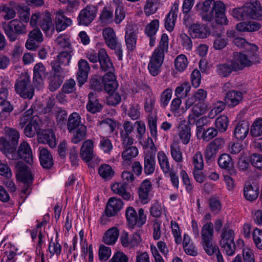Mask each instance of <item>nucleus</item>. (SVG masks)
I'll return each instance as SVG.
<instances>
[{
    "label": "nucleus",
    "instance_id": "nucleus-15",
    "mask_svg": "<svg viewBox=\"0 0 262 262\" xmlns=\"http://www.w3.org/2000/svg\"><path fill=\"white\" fill-rule=\"evenodd\" d=\"M78 71L77 73V80L79 86H81L86 81L90 70L88 62L81 59L78 62Z\"/></svg>",
    "mask_w": 262,
    "mask_h": 262
},
{
    "label": "nucleus",
    "instance_id": "nucleus-48",
    "mask_svg": "<svg viewBox=\"0 0 262 262\" xmlns=\"http://www.w3.org/2000/svg\"><path fill=\"white\" fill-rule=\"evenodd\" d=\"M55 43L61 48L66 49V51H72L71 47L70 40L66 35H60L55 40Z\"/></svg>",
    "mask_w": 262,
    "mask_h": 262
},
{
    "label": "nucleus",
    "instance_id": "nucleus-37",
    "mask_svg": "<svg viewBox=\"0 0 262 262\" xmlns=\"http://www.w3.org/2000/svg\"><path fill=\"white\" fill-rule=\"evenodd\" d=\"M33 80L34 82L40 84L42 82L43 79L46 77V68L41 63H36L33 69Z\"/></svg>",
    "mask_w": 262,
    "mask_h": 262
},
{
    "label": "nucleus",
    "instance_id": "nucleus-50",
    "mask_svg": "<svg viewBox=\"0 0 262 262\" xmlns=\"http://www.w3.org/2000/svg\"><path fill=\"white\" fill-rule=\"evenodd\" d=\"M125 149L122 153V157L125 161H130L138 154V149L135 146L124 147Z\"/></svg>",
    "mask_w": 262,
    "mask_h": 262
},
{
    "label": "nucleus",
    "instance_id": "nucleus-6",
    "mask_svg": "<svg viewBox=\"0 0 262 262\" xmlns=\"http://www.w3.org/2000/svg\"><path fill=\"white\" fill-rule=\"evenodd\" d=\"M15 167L16 177L19 181L24 184L21 193L28 194L30 193L29 190L31 189L34 179L32 172L29 167L21 161L16 163Z\"/></svg>",
    "mask_w": 262,
    "mask_h": 262
},
{
    "label": "nucleus",
    "instance_id": "nucleus-43",
    "mask_svg": "<svg viewBox=\"0 0 262 262\" xmlns=\"http://www.w3.org/2000/svg\"><path fill=\"white\" fill-rule=\"evenodd\" d=\"M126 184L124 183H116L112 186V191L121 196L122 198L126 200H128L130 197V194L126 191Z\"/></svg>",
    "mask_w": 262,
    "mask_h": 262
},
{
    "label": "nucleus",
    "instance_id": "nucleus-28",
    "mask_svg": "<svg viewBox=\"0 0 262 262\" xmlns=\"http://www.w3.org/2000/svg\"><path fill=\"white\" fill-rule=\"evenodd\" d=\"M156 167L155 156L151 152L146 153L144 157V172L146 175L152 174Z\"/></svg>",
    "mask_w": 262,
    "mask_h": 262
},
{
    "label": "nucleus",
    "instance_id": "nucleus-59",
    "mask_svg": "<svg viewBox=\"0 0 262 262\" xmlns=\"http://www.w3.org/2000/svg\"><path fill=\"white\" fill-rule=\"evenodd\" d=\"M217 152L208 144L206 147L204 157L207 163H211L215 161Z\"/></svg>",
    "mask_w": 262,
    "mask_h": 262
},
{
    "label": "nucleus",
    "instance_id": "nucleus-45",
    "mask_svg": "<svg viewBox=\"0 0 262 262\" xmlns=\"http://www.w3.org/2000/svg\"><path fill=\"white\" fill-rule=\"evenodd\" d=\"M170 154L173 159L178 163L183 161L182 152L177 142H173L170 145Z\"/></svg>",
    "mask_w": 262,
    "mask_h": 262
},
{
    "label": "nucleus",
    "instance_id": "nucleus-27",
    "mask_svg": "<svg viewBox=\"0 0 262 262\" xmlns=\"http://www.w3.org/2000/svg\"><path fill=\"white\" fill-rule=\"evenodd\" d=\"M93 143L91 140L83 143L80 150V156L83 160L88 162L93 158Z\"/></svg>",
    "mask_w": 262,
    "mask_h": 262
},
{
    "label": "nucleus",
    "instance_id": "nucleus-14",
    "mask_svg": "<svg viewBox=\"0 0 262 262\" xmlns=\"http://www.w3.org/2000/svg\"><path fill=\"white\" fill-rule=\"evenodd\" d=\"M123 202L120 199L112 197L109 199L104 213L107 217L115 216L123 207Z\"/></svg>",
    "mask_w": 262,
    "mask_h": 262
},
{
    "label": "nucleus",
    "instance_id": "nucleus-32",
    "mask_svg": "<svg viewBox=\"0 0 262 262\" xmlns=\"http://www.w3.org/2000/svg\"><path fill=\"white\" fill-rule=\"evenodd\" d=\"M190 34L194 38H204L208 34L207 28L205 25L193 24L189 29Z\"/></svg>",
    "mask_w": 262,
    "mask_h": 262
},
{
    "label": "nucleus",
    "instance_id": "nucleus-16",
    "mask_svg": "<svg viewBox=\"0 0 262 262\" xmlns=\"http://www.w3.org/2000/svg\"><path fill=\"white\" fill-rule=\"evenodd\" d=\"M138 33V28L133 25L127 26L125 32V42L127 48L128 50L133 51L136 45L137 34Z\"/></svg>",
    "mask_w": 262,
    "mask_h": 262
},
{
    "label": "nucleus",
    "instance_id": "nucleus-62",
    "mask_svg": "<svg viewBox=\"0 0 262 262\" xmlns=\"http://www.w3.org/2000/svg\"><path fill=\"white\" fill-rule=\"evenodd\" d=\"M193 164L194 169L202 170L204 168L203 156L201 151L196 152L193 157Z\"/></svg>",
    "mask_w": 262,
    "mask_h": 262
},
{
    "label": "nucleus",
    "instance_id": "nucleus-13",
    "mask_svg": "<svg viewBox=\"0 0 262 262\" xmlns=\"http://www.w3.org/2000/svg\"><path fill=\"white\" fill-rule=\"evenodd\" d=\"M251 59L248 58V55L238 52H234L232 59L230 60L235 70L237 71L252 66L253 62Z\"/></svg>",
    "mask_w": 262,
    "mask_h": 262
},
{
    "label": "nucleus",
    "instance_id": "nucleus-44",
    "mask_svg": "<svg viewBox=\"0 0 262 262\" xmlns=\"http://www.w3.org/2000/svg\"><path fill=\"white\" fill-rule=\"evenodd\" d=\"M157 157L161 168L164 173H168L171 169L166 155L164 151H160L158 152Z\"/></svg>",
    "mask_w": 262,
    "mask_h": 262
},
{
    "label": "nucleus",
    "instance_id": "nucleus-60",
    "mask_svg": "<svg viewBox=\"0 0 262 262\" xmlns=\"http://www.w3.org/2000/svg\"><path fill=\"white\" fill-rule=\"evenodd\" d=\"M55 112L56 114V119L58 124H65L67 117V113L65 110L60 107H56Z\"/></svg>",
    "mask_w": 262,
    "mask_h": 262
},
{
    "label": "nucleus",
    "instance_id": "nucleus-12",
    "mask_svg": "<svg viewBox=\"0 0 262 262\" xmlns=\"http://www.w3.org/2000/svg\"><path fill=\"white\" fill-rule=\"evenodd\" d=\"M37 141L38 143L48 144L51 148L56 146V137L52 129H41L37 134Z\"/></svg>",
    "mask_w": 262,
    "mask_h": 262
},
{
    "label": "nucleus",
    "instance_id": "nucleus-22",
    "mask_svg": "<svg viewBox=\"0 0 262 262\" xmlns=\"http://www.w3.org/2000/svg\"><path fill=\"white\" fill-rule=\"evenodd\" d=\"M152 186L150 181L144 180L138 188V195L142 203H147L148 201L149 193L152 190Z\"/></svg>",
    "mask_w": 262,
    "mask_h": 262
},
{
    "label": "nucleus",
    "instance_id": "nucleus-17",
    "mask_svg": "<svg viewBox=\"0 0 262 262\" xmlns=\"http://www.w3.org/2000/svg\"><path fill=\"white\" fill-rule=\"evenodd\" d=\"M219 167L225 170L231 176L236 175V171L234 167L231 156L228 154H223L217 160Z\"/></svg>",
    "mask_w": 262,
    "mask_h": 262
},
{
    "label": "nucleus",
    "instance_id": "nucleus-40",
    "mask_svg": "<svg viewBox=\"0 0 262 262\" xmlns=\"http://www.w3.org/2000/svg\"><path fill=\"white\" fill-rule=\"evenodd\" d=\"M202 242L212 241L213 236V225L211 222L204 225L201 231Z\"/></svg>",
    "mask_w": 262,
    "mask_h": 262
},
{
    "label": "nucleus",
    "instance_id": "nucleus-26",
    "mask_svg": "<svg viewBox=\"0 0 262 262\" xmlns=\"http://www.w3.org/2000/svg\"><path fill=\"white\" fill-rule=\"evenodd\" d=\"M190 123L182 124L178 130V136L179 140L184 145L188 144L191 137V128Z\"/></svg>",
    "mask_w": 262,
    "mask_h": 262
},
{
    "label": "nucleus",
    "instance_id": "nucleus-5",
    "mask_svg": "<svg viewBox=\"0 0 262 262\" xmlns=\"http://www.w3.org/2000/svg\"><path fill=\"white\" fill-rule=\"evenodd\" d=\"M15 91L20 97L31 100L34 95L35 89L32 84L30 76L22 74L16 79L14 85Z\"/></svg>",
    "mask_w": 262,
    "mask_h": 262
},
{
    "label": "nucleus",
    "instance_id": "nucleus-25",
    "mask_svg": "<svg viewBox=\"0 0 262 262\" xmlns=\"http://www.w3.org/2000/svg\"><path fill=\"white\" fill-rule=\"evenodd\" d=\"M71 24L72 20L67 17L63 12H57L55 17V29L58 32L65 30Z\"/></svg>",
    "mask_w": 262,
    "mask_h": 262
},
{
    "label": "nucleus",
    "instance_id": "nucleus-24",
    "mask_svg": "<svg viewBox=\"0 0 262 262\" xmlns=\"http://www.w3.org/2000/svg\"><path fill=\"white\" fill-rule=\"evenodd\" d=\"M202 245L207 254L209 256L215 255L217 262H224L219 247L215 245H213L212 241L202 242Z\"/></svg>",
    "mask_w": 262,
    "mask_h": 262
},
{
    "label": "nucleus",
    "instance_id": "nucleus-9",
    "mask_svg": "<svg viewBox=\"0 0 262 262\" xmlns=\"http://www.w3.org/2000/svg\"><path fill=\"white\" fill-rule=\"evenodd\" d=\"M126 220L130 226L142 227L146 222V215L143 208L138 210V213L133 207H128L125 211Z\"/></svg>",
    "mask_w": 262,
    "mask_h": 262
},
{
    "label": "nucleus",
    "instance_id": "nucleus-54",
    "mask_svg": "<svg viewBox=\"0 0 262 262\" xmlns=\"http://www.w3.org/2000/svg\"><path fill=\"white\" fill-rule=\"evenodd\" d=\"M187 59L184 55L181 54L179 55L175 59V68L180 72L183 71L187 67Z\"/></svg>",
    "mask_w": 262,
    "mask_h": 262
},
{
    "label": "nucleus",
    "instance_id": "nucleus-56",
    "mask_svg": "<svg viewBox=\"0 0 262 262\" xmlns=\"http://www.w3.org/2000/svg\"><path fill=\"white\" fill-rule=\"evenodd\" d=\"M72 51H65L59 53L56 59L62 66H66L69 64L71 59V53Z\"/></svg>",
    "mask_w": 262,
    "mask_h": 262
},
{
    "label": "nucleus",
    "instance_id": "nucleus-61",
    "mask_svg": "<svg viewBox=\"0 0 262 262\" xmlns=\"http://www.w3.org/2000/svg\"><path fill=\"white\" fill-rule=\"evenodd\" d=\"M250 162L256 169L262 170V155L254 153L250 156Z\"/></svg>",
    "mask_w": 262,
    "mask_h": 262
},
{
    "label": "nucleus",
    "instance_id": "nucleus-47",
    "mask_svg": "<svg viewBox=\"0 0 262 262\" xmlns=\"http://www.w3.org/2000/svg\"><path fill=\"white\" fill-rule=\"evenodd\" d=\"M203 132L202 138L205 141H209L216 136L218 133L217 130L214 127H209L205 129L202 126H200L198 129V132Z\"/></svg>",
    "mask_w": 262,
    "mask_h": 262
},
{
    "label": "nucleus",
    "instance_id": "nucleus-34",
    "mask_svg": "<svg viewBox=\"0 0 262 262\" xmlns=\"http://www.w3.org/2000/svg\"><path fill=\"white\" fill-rule=\"evenodd\" d=\"M206 105L203 102H199L194 104L192 108V115H190L188 122L190 124H194L195 122L194 117H199L206 112Z\"/></svg>",
    "mask_w": 262,
    "mask_h": 262
},
{
    "label": "nucleus",
    "instance_id": "nucleus-52",
    "mask_svg": "<svg viewBox=\"0 0 262 262\" xmlns=\"http://www.w3.org/2000/svg\"><path fill=\"white\" fill-rule=\"evenodd\" d=\"M64 76L52 75L50 77L49 89L50 91L54 92L57 90L63 82Z\"/></svg>",
    "mask_w": 262,
    "mask_h": 262
},
{
    "label": "nucleus",
    "instance_id": "nucleus-38",
    "mask_svg": "<svg viewBox=\"0 0 262 262\" xmlns=\"http://www.w3.org/2000/svg\"><path fill=\"white\" fill-rule=\"evenodd\" d=\"M73 137L72 142L74 144L78 143L85 139L86 135V127L84 124L80 125L79 127L74 129L72 133Z\"/></svg>",
    "mask_w": 262,
    "mask_h": 262
},
{
    "label": "nucleus",
    "instance_id": "nucleus-57",
    "mask_svg": "<svg viewBox=\"0 0 262 262\" xmlns=\"http://www.w3.org/2000/svg\"><path fill=\"white\" fill-rule=\"evenodd\" d=\"M190 85L188 82H185L181 86H178L176 88L175 91V95L177 97H185L187 95V94L190 91Z\"/></svg>",
    "mask_w": 262,
    "mask_h": 262
},
{
    "label": "nucleus",
    "instance_id": "nucleus-55",
    "mask_svg": "<svg viewBox=\"0 0 262 262\" xmlns=\"http://www.w3.org/2000/svg\"><path fill=\"white\" fill-rule=\"evenodd\" d=\"M159 26L158 19H154L147 24L145 28V33L147 36L155 35Z\"/></svg>",
    "mask_w": 262,
    "mask_h": 262
},
{
    "label": "nucleus",
    "instance_id": "nucleus-2",
    "mask_svg": "<svg viewBox=\"0 0 262 262\" xmlns=\"http://www.w3.org/2000/svg\"><path fill=\"white\" fill-rule=\"evenodd\" d=\"M0 145V150L9 160H17L21 159L29 164L33 163L32 151L27 142L25 141L21 142L17 150H16L17 146L11 147L5 141H3Z\"/></svg>",
    "mask_w": 262,
    "mask_h": 262
},
{
    "label": "nucleus",
    "instance_id": "nucleus-4",
    "mask_svg": "<svg viewBox=\"0 0 262 262\" xmlns=\"http://www.w3.org/2000/svg\"><path fill=\"white\" fill-rule=\"evenodd\" d=\"M231 14L238 20L262 19V7L256 0H250L243 6L234 8Z\"/></svg>",
    "mask_w": 262,
    "mask_h": 262
},
{
    "label": "nucleus",
    "instance_id": "nucleus-39",
    "mask_svg": "<svg viewBox=\"0 0 262 262\" xmlns=\"http://www.w3.org/2000/svg\"><path fill=\"white\" fill-rule=\"evenodd\" d=\"M83 124L81 122V117L77 113H73L68 118L67 128L70 133Z\"/></svg>",
    "mask_w": 262,
    "mask_h": 262
},
{
    "label": "nucleus",
    "instance_id": "nucleus-35",
    "mask_svg": "<svg viewBox=\"0 0 262 262\" xmlns=\"http://www.w3.org/2000/svg\"><path fill=\"white\" fill-rule=\"evenodd\" d=\"M261 26L256 21L241 22L236 25V29L240 32H254L258 30Z\"/></svg>",
    "mask_w": 262,
    "mask_h": 262
},
{
    "label": "nucleus",
    "instance_id": "nucleus-1",
    "mask_svg": "<svg viewBox=\"0 0 262 262\" xmlns=\"http://www.w3.org/2000/svg\"><path fill=\"white\" fill-rule=\"evenodd\" d=\"M225 5L222 2L206 0L203 3L201 15L205 21H211L214 19L218 24L226 25L228 20L225 16Z\"/></svg>",
    "mask_w": 262,
    "mask_h": 262
},
{
    "label": "nucleus",
    "instance_id": "nucleus-7",
    "mask_svg": "<svg viewBox=\"0 0 262 262\" xmlns=\"http://www.w3.org/2000/svg\"><path fill=\"white\" fill-rule=\"evenodd\" d=\"M3 29L10 42H14L19 36L27 33L26 25L17 19L3 24Z\"/></svg>",
    "mask_w": 262,
    "mask_h": 262
},
{
    "label": "nucleus",
    "instance_id": "nucleus-33",
    "mask_svg": "<svg viewBox=\"0 0 262 262\" xmlns=\"http://www.w3.org/2000/svg\"><path fill=\"white\" fill-rule=\"evenodd\" d=\"M243 99L242 92L236 91H231L226 94L225 97L226 103L231 107L237 105Z\"/></svg>",
    "mask_w": 262,
    "mask_h": 262
},
{
    "label": "nucleus",
    "instance_id": "nucleus-20",
    "mask_svg": "<svg viewBox=\"0 0 262 262\" xmlns=\"http://www.w3.org/2000/svg\"><path fill=\"white\" fill-rule=\"evenodd\" d=\"M88 97L89 101L86 106L87 110L92 114L100 112L102 110L103 106L99 103L97 94L91 92L89 94Z\"/></svg>",
    "mask_w": 262,
    "mask_h": 262
},
{
    "label": "nucleus",
    "instance_id": "nucleus-51",
    "mask_svg": "<svg viewBox=\"0 0 262 262\" xmlns=\"http://www.w3.org/2000/svg\"><path fill=\"white\" fill-rule=\"evenodd\" d=\"M250 134L252 137L262 136V118L255 121L252 124Z\"/></svg>",
    "mask_w": 262,
    "mask_h": 262
},
{
    "label": "nucleus",
    "instance_id": "nucleus-23",
    "mask_svg": "<svg viewBox=\"0 0 262 262\" xmlns=\"http://www.w3.org/2000/svg\"><path fill=\"white\" fill-rule=\"evenodd\" d=\"M99 55V63L101 69L106 72L107 71H114V66L106 50L101 48L98 51Z\"/></svg>",
    "mask_w": 262,
    "mask_h": 262
},
{
    "label": "nucleus",
    "instance_id": "nucleus-11",
    "mask_svg": "<svg viewBox=\"0 0 262 262\" xmlns=\"http://www.w3.org/2000/svg\"><path fill=\"white\" fill-rule=\"evenodd\" d=\"M43 41V36L39 28H35L28 34V39L25 43L26 48L31 51H35L39 44Z\"/></svg>",
    "mask_w": 262,
    "mask_h": 262
},
{
    "label": "nucleus",
    "instance_id": "nucleus-10",
    "mask_svg": "<svg viewBox=\"0 0 262 262\" xmlns=\"http://www.w3.org/2000/svg\"><path fill=\"white\" fill-rule=\"evenodd\" d=\"M97 8L92 5L87 6L79 12L77 17V23L80 26H88L95 19Z\"/></svg>",
    "mask_w": 262,
    "mask_h": 262
},
{
    "label": "nucleus",
    "instance_id": "nucleus-41",
    "mask_svg": "<svg viewBox=\"0 0 262 262\" xmlns=\"http://www.w3.org/2000/svg\"><path fill=\"white\" fill-rule=\"evenodd\" d=\"M244 196L247 200L252 201L258 196V188L256 185H248L244 187Z\"/></svg>",
    "mask_w": 262,
    "mask_h": 262
},
{
    "label": "nucleus",
    "instance_id": "nucleus-29",
    "mask_svg": "<svg viewBox=\"0 0 262 262\" xmlns=\"http://www.w3.org/2000/svg\"><path fill=\"white\" fill-rule=\"evenodd\" d=\"M39 161L41 165L46 169H50L54 164L51 154L45 148H43L40 150Z\"/></svg>",
    "mask_w": 262,
    "mask_h": 262
},
{
    "label": "nucleus",
    "instance_id": "nucleus-3",
    "mask_svg": "<svg viewBox=\"0 0 262 262\" xmlns=\"http://www.w3.org/2000/svg\"><path fill=\"white\" fill-rule=\"evenodd\" d=\"M168 37L166 34H163L158 47L153 52L149 62L148 69L150 74L153 76H157L161 72V67L163 62L164 55L168 52Z\"/></svg>",
    "mask_w": 262,
    "mask_h": 262
},
{
    "label": "nucleus",
    "instance_id": "nucleus-42",
    "mask_svg": "<svg viewBox=\"0 0 262 262\" xmlns=\"http://www.w3.org/2000/svg\"><path fill=\"white\" fill-rule=\"evenodd\" d=\"M103 79L98 75L92 76L89 81V88L96 91H101L103 90Z\"/></svg>",
    "mask_w": 262,
    "mask_h": 262
},
{
    "label": "nucleus",
    "instance_id": "nucleus-36",
    "mask_svg": "<svg viewBox=\"0 0 262 262\" xmlns=\"http://www.w3.org/2000/svg\"><path fill=\"white\" fill-rule=\"evenodd\" d=\"M119 230L116 227H112L105 233L103 242L108 245H114L119 236Z\"/></svg>",
    "mask_w": 262,
    "mask_h": 262
},
{
    "label": "nucleus",
    "instance_id": "nucleus-58",
    "mask_svg": "<svg viewBox=\"0 0 262 262\" xmlns=\"http://www.w3.org/2000/svg\"><path fill=\"white\" fill-rule=\"evenodd\" d=\"M98 254L99 260L101 261H105L111 256V249L110 247L101 245L99 247Z\"/></svg>",
    "mask_w": 262,
    "mask_h": 262
},
{
    "label": "nucleus",
    "instance_id": "nucleus-53",
    "mask_svg": "<svg viewBox=\"0 0 262 262\" xmlns=\"http://www.w3.org/2000/svg\"><path fill=\"white\" fill-rule=\"evenodd\" d=\"M159 0H146L144 6V12L146 15L155 13L158 9V4Z\"/></svg>",
    "mask_w": 262,
    "mask_h": 262
},
{
    "label": "nucleus",
    "instance_id": "nucleus-8",
    "mask_svg": "<svg viewBox=\"0 0 262 262\" xmlns=\"http://www.w3.org/2000/svg\"><path fill=\"white\" fill-rule=\"evenodd\" d=\"M234 231L229 229L228 226L225 225L221 234L220 246L224 249L228 255H232L235 252V245L234 242Z\"/></svg>",
    "mask_w": 262,
    "mask_h": 262
},
{
    "label": "nucleus",
    "instance_id": "nucleus-63",
    "mask_svg": "<svg viewBox=\"0 0 262 262\" xmlns=\"http://www.w3.org/2000/svg\"><path fill=\"white\" fill-rule=\"evenodd\" d=\"M172 12H169L165 19V27L168 31H172L174 27L175 21L177 19V16H174L173 14L171 15Z\"/></svg>",
    "mask_w": 262,
    "mask_h": 262
},
{
    "label": "nucleus",
    "instance_id": "nucleus-30",
    "mask_svg": "<svg viewBox=\"0 0 262 262\" xmlns=\"http://www.w3.org/2000/svg\"><path fill=\"white\" fill-rule=\"evenodd\" d=\"M249 130L248 122L245 121H240L234 128V137L238 140H243L247 136Z\"/></svg>",
    "mask_w": 262,
    "mask_h": 262
},
{
    "label": "nucleus",
    "instance_id": "nucleus-19",
    "mask_svg": "<svg viewBox=\"0 0 262 262\" xmlns=\"http://www.w3.org/2000/svg\"><path fill=\"white\" fill-rule=\"evenodd\" d=\"M40 129V122L37 116H33L30 122L24 127V134L29 138L37 135Z\"/></svg>",
    "mask_w": 262,
    "mask_h": 262
},
{
    "label": "nucleus",
    "instance_id": "nucleus-49",
    "mask_svg": "<svg viewBox=\"0 0 262 262\" xmlns=\"http://www.w3.org/2000/svg\"><path fill=\"white\" fill-rule=\"evenodd\" d=\"M229 119L226 116H221L215 120V126L220 132H225L228 126Z\"/></svg>",
    "mask_w": 262,
    "mask_h": 262
},
{
    "label": "nucleus",
    "instance_id": "nucleus-64",
    "mask_svg": "<svg viewBox=\"0 0 262 262\" xmlns=\"http://www.w3.org/2000/svg\"><path fill=\"white\" fill-rule=\"evenodd\" d=\"M252 236L256 247L262 250V231L255 229L252 233Z\"/></svg>",
    "mask_w": 262,
    "mask_h": 262
},
{
    "label": "nucleus",
    "instance_id": "nucleus-31",
    "mask_svg": "<svg viewBox=\"0 0 262 262\" xmlns=\"http://www.w3.org/2000/svg\"><path fill=\"white\" fill-rule=\"evenodd\" d=\"M103 37L105 42L110 48H114L119 43L114 30L111 28H106L103 30Z\"/></svg>",
    "mask_w": 262,
    "mask_h": 262
},
{
    "label": "nucleus",
    "instance_id": "nucleus-46",
    "mask_svg": "<svg viewBox=\"0 0 262 262\" xmlns=\"http://www.w3.org/2000/svg\"><path fill=\"white\" fill-rule=\"evenodd\" d=\"M100 176L105 180H110L114 174L111 166L108 164H102L98 169Z\"/></svg>",
    "mask_w": 262,
    "mask_h": 262
},
{
    "label": "nucleus",
    "instance_id": "nucleus-21",
    "mask_svg": "<svg viewBox=\"0 0 262 262\" xmlns=\"http://www.w3.org/2000/svg\"><path fill=\"white\" fill-rule=\"evenodd\" d=\"M215 71L220 77L225 78L229 77L232 72L236 70L231 60H228L226 62L216 65Z\"/></svg>",
    "mask_w": 262,
    "mask_h": 262
},
{
    "label": "nucleus",
    "instance_id": "nucleus-18",
    "mask_svg": "<svg viewBox=\"0 0 262 262\" xmlns=\"http://www.w3.org/2000/svg\"><path fill=\"white\" fill-rule=\"evenodd\" d=\"M39 27L46 34H48L50 31L51 34L54 32V25L52 21L51 14L49 11L42 12V17L39 20Z\"/></svg>",
    "mask_w": 262,
    "mask_h": 262
}]
</instances>
